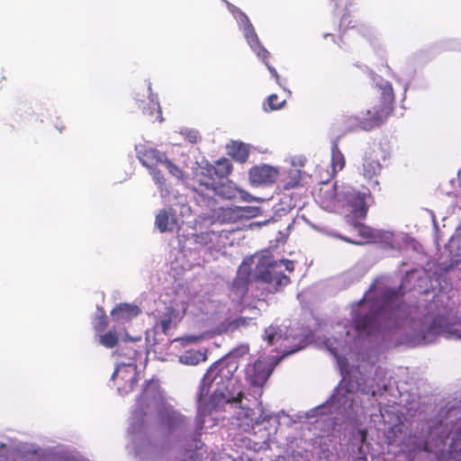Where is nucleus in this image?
<instances>
[{"label":"nucleus","instance_id":"13","mask_svg":"<svg viewBox=\"0 0 461 461\" xmlns=\"http://www.w3.org/2000/svg\"><path fill=\"white\" fill-rule=\"evenodd\" d=\"M382 169L377 154L374 150L366 152L363 158V175L367 179L377 176Z\"/></svg>","mask_w":461,"mask_h":461},{"label":"nucleus","instance_id":"3","mask_svg":"<svg viewBox=\"0 0 461 461\" xmlns=\"http://www.w3.org/2000/svg\"><path fill=\"white\" fill-rule=\"evenodd\" d=\"M436 308L435 302L429 303L428 313L422 317L419 328L414 330L411 337V341L414 344L431 343L438 335L446 331L448 325L446 310H438L435 312Z\"/></svg>","mask_w":461,"mask_h":461},{"label":"nucleus","instance_id":"35","mask_svg":"<svg viewBox=\"0 0 461 461\" xmlns=\"http://www.w3.org/2000/svg\"><path fill=\"white\" fill-rule=\"evenodd\" d=\"M187 138L190 142L195 143L197 141L198 136L196 132H190L188 133Z\"/></svg>","mask_w":461,"mask_h":461},{"label":"nucleus","instance_id":"11","mask_svg":"<svg viewBox=\"0 0 461 461\" xmlns=\"http://www.w3.org/2000/svg\"><path fill=\"white\" fill-rule=\"evenodd\" d=\"M278 175L277 168L268 165L254 166L249 171V178L253 185H272L276 181Z\"/></svg>","mask_w":461,"mask_h":461},{"label":"nucleus","instance_id":"27","mask_svg":"<svg viewBox=\"0 0 461 461\" xmlns=\"http://www.w3.org/2000/svg\"><path fill=\"white\" fill-rule=\"evenodd\" d=\"M185 423V417L180 413L176 411H172L167 416V427L169 429H175L176 428L181 427Z\"/></svg>","mask_w":461,"mask_h":461},{"label":"nucleus","instance_id":"19","mask_svg":"<svg viewBox=\"0 0 461 461\" xmlns=\"http://www.w3.org/2000/svg\"><path fill=\"white\" fill-rule=\"evenodd\" d=\"M206 359L207 356L205 353L194 349L186 350L179 357V361L188 366H196L201 362L206 361Z\"/></svg>","mask_w":461,"mask_h":461},{"label":"nucleus","instance_id":"10","mask_svg":"<svg viewBox=\"0 0 461 461\" xmlns=\"http://www.w3.org/2000/svg\"><path fill=\"white\" fill-rule=\"evenodd\" d=\"M344 199L350 212V214L348 215V221L366 217L367 206L363 194L356 190L348 191L344 194Z\"/></svg>","mask_w":461,"mask_h":461},{"label":"nucleus","instance_id":"15","mask_svg":"<svg viewBox=\"0 0 461 461\" xmlns=\"http://www.w3.org/2000/svg\"><path fill=\"white\" fill-rule=\"evenodd\" d=\"M352 224L355 226V228H357L360 240H351L349 239H344L347 242L357 245H362L365 243L372 242L377 238V236L375 233V230L370 227L366 226L364 224L355 223L353 221Z\"/></svg>","mask_w":461,"mask_h":461},{"label":"nucleus","instance_id":"32","mask_svg":"<svg viewBox=\"0 0 461 461\" xmlns=\"http://www.w3.org/2000/svg\"><path fill=\"white\" fill-rule=\"evenodd\" d=\"M149 171L152 175V177L155 183L158 185V188H162L165 185L166 179L164 178L161 171L157 167H154V169H149Z\"/></svg>","mask_w":461,"mask_h":461},{"label":"nucleus","instance_id":"24","mask_svg":"<svg viewBox=\"0 0 461 461\" xmlns=\"http://www.w3.org/2000/svg\"><path fill=\"white\" fill-rule=\"evenodd\" d=\"M252 321L251 318L248 317H238L226 324L225 330L227 332H234L241 328H245L249 326V322Z\"/></svg>","mask_w":461,"mask_h":461},{"label":"nucleus","instance_id":"25","mask_svg":"<svg viewBox=\"0 0 461 461\" xmlns=\"http://www.w3.org/2000/svg\"><path fill=\"white\" fill-rule=\"evenodd\" d=\"M281 338V330L276 326H269L265 330L264 339L267 342L268 346L274 345L277 339Z\"/></svg>","mask_w":461,"mask_h":461},{"label":"nucleus","instance_id":"31","mask_svg":"<svg viewBox=\"0 0 461 461\" xmlns=\"http://www.w3.org/2000/svg\"><path fill=\"white\" fill-rule=\"evenodd\" d=\"M249 351V347L247 344L240 345L230 351V357L229 358L234 359L235 357H241L247 355Z\"/></svg>","mask_w":461,"mask_h":461},{"label":"nucleus","instance_id":"30","mask_svg":"<svg viewBox=\"0 0 461 461\" xmlns=\"http://www.w3.org/2000/svg\"><path fill=\"white\" fill-rule=\"evenodd\" d=\"M107 317L104 314H103L95 318V321L94 322V329L96 332H101L107 328Z\"/></svg>","mask_w":461,"mask_h":461},{"label":"nucleus","instance_id":"2","mask_svg":"<svg viewBox=\"0 0 461 461\" xmlns=\"http://www.w3.org/2000/svg\"><path fill=\"white\" fill-rule=\"evenodd\" d=\"M380 95L358 122V128L371 131L383 124L393 110L394 94L390 83L379 86Z\"/></svg>","mask_w":461,"mask_h":461},{"label":"nucleus","instance_id":"1","mask_svg":"<svg viewBox=\"0 0 461 461\" xmlns=\"http://www.w3.org/2000/svg\"><path fill=\"white\" fill-rule=\"evenodd\" d=\"M239 367L238 361L232 358H222L213 363L203 377L198 395V429H203V417L207 412L222 402L235 400L234 374Z\"/></svg>","mask_w":461,"mask_h":461},{"label":"nucleus","instance_id":"4","mask_svg":"<svg viewBox=\"0 0 461 461\" xmlns=\"http://www.w3.org/2000/svg\"><path fill=\"white\" fill-rule=\"evenodd\" d=\"M122 340L124 345L116 351V354L119 356V357H121V366H118L113 372L112 375V379H117L121 376L122 380H125L122 386L118 384V390L128 393L132 390L134 384H136V373L133 369L132 372H131L128 379H126L127 375H124V374L128 373V367H135V362L140 357L141 352L136 348L128 346L127 343L141 342L142 338L141 336L131 337L127 332H125Z\"/></svg>","mask_w":461,"mask_h":461},{"label":"nucleus","instance_id":"17","mask_svg":"<svg viewBox=\"0 0 461 461\" xmlns=\"http://www.w3.org/2000/svg\"><path fill=\"white\" fill-rule=\"evenodd\" d=\"M212 173L220 179L221 182H224L232 172V164L226 158H221L215 162V165H211Z\"/></svg>","mask_w":461,"mask_h":461},{"label":"nucleus","instance_id":"8","mask_svg":"<svg viewBox=\"0 0 461 461\" xmlns=\"http://www.w3.org/2000/svg\"><path fill=\"white\" fill-rule=\"evenodd\" d=\"M382 319V309L371 306L368 312L357 314L353 318L352 322L359 335H373L380 330Z\"/></svg>","mask_w":461,"mask_h":461},{"label":"nucleus","instance_id":"16","mask_svg":"<svg viewBox=\"0 0 461 461\" xmlns=\"http://www.w3.org/2000/svg\"><path fill=\"white\" fill-rule=\"evenodd\" d=\"M228 154L236 161L245 163L249 156V147L243 142L234 141L230 147Z\"/></svg>","mask_w":461,"mask_h":461},{"label":"nucleus","instance_id":"12","mask_svg":"<svg viewBox=\"0 0 461 461\" xmlns=\"http://www.w3.org/2000/svg\"><path fill=\"white\" fill-rule=\"evenodd\" d=\"M140 313V309L137 305L130 303H121L111 312L113 320L118 322L130 321Z\"/></svg>","mask_w":461,"mask_h":461},{"label":"nucleus","instance_id":"5","mask_svg":"<svg viewBox=\"0 0 461 461\" xmlns=\"http://www.w3.org/2000/svg\"><path fill=\"white\" fill-rule=\"evenodd\" d=\"M194 182L196 185L194 189L201 196L212 198L220 195L228 199L235 196V188L230 183L221 182L212 173L211 164L201 166L195 170Z\"/></svg>","mask_w":461,"mask_h":461},{"label":"nucleus","instance_id":"6","mask_svg":"<svg viewBox=\"0 0 461 461\" xmlns=\"http://www.w3.org/2000/svg\"><path fill=\"white\" fill-rule=\"evenodd\" d=\"M255 277L271 285L273 292L280 291L290 283V278L280 269V264L268 253L259 257L255 267Z\"/></svg>","mask_w":461,"mask_h":461},{"label":"nucleus","instance_id":"9","mask_svg":"<svg viewBox=\"0 0 461 461\" xmlns=\"http://www.w3.org/2000/svg\"><path fill=\"white\" fill-rule=\"evenodd\" d=\"M273 370V364L264 359H258L253 365L248 366L246 371L247 379L252 385L262 387L271 375Z\"/></svg>","mask_w":461,"mask_h":461},{"label":"nucleus","instance_id":"36","mask_svg":"<svg viewBox=\"0 0 461 461\" xmlns=\"http://www.w3.org/2000/svg\"><path fill=\"white\" fill-rule=\"evenodd\" d=\"M358 434L360 435L361 443H364L366 439L367 431L366 429H359Z\"/></svg>","mask_w":461,"mask_h":461},{"label":"nucleus","instance_id":"37","mask_svg":"<svg viewBox=\"0 0 461 461\" xmlns=\"http://www.w3.org/2000/svg\"><path fill=\"white\" fill-rule=\"evenodd\" d=\"M366 294H365V296L361 300L358 301L357 304L361 305L364 303H366Z\"/></svg>","mask_w":461,"mask_h":461},{"label":"nucleus","instance_id":"28","mask_svg":"<svg viewBox=\"0 0 461 461\" xmlns=\"http://www.w3.org/2000/svg\"><path fill=\"white\" fill-rule=\"evenodd\" d=\"M163 165L166 167V168L168 170V172L175 176L177 179H183L184 178V172L182 169H180L176 165H175L170 159H168L167 157L163 162Z\"/></svg>","mask_w":461,"mask_h":461},{"label":"nucleus","instance_id":"7","mask_svg":"<svg viewBox=\"0 0 461 461\" xmlns=\"http://www.w3.org/2000/svg\"><path fill=\"white\" fill-rule=\"evenodd\" d=\"M242 17V21L245 23L243 33L248 44L257 54V56L263 60L271 75L275 77L276 83L278 85H281L279 75L277 74L276 70L269 65L268 59L270 58V52L261 44L258 37V34L256 33L255 29L250 21L249 20L248 16L243 14Z\"/></svg>","mask_w":461,"mask_h":461},{"label":"nucleus","instance_id":"18","mask_svg":"<svg viewBox=\"0 0 461 461\" xmlns=\"http://www.w3.org/2000/svg\"><path fill=\"white\" fill-rule=\"evenodd\" d=\"M249 276L238 275L230 285V291L239 300H241L248 292Z\"/></svg>","mask_w":461,"mask_h":461},{"label":"nucleus","instance_id":"14","mask_svg":"<svg viewBox=\"0 0 461 461\" xmlns=\"http://www.w3.org/2000/svg\"><path fill=\"white\" fill-rule=\"evenodd\" d=\"M166 157L167 156L159 150L149 148L141 153L140 160L141 164L149 170L158 167V165H163Z\"/></svg>","mask_w":461,"mask_h":461},{"label":"nucleus","instance_id":"22","mask_svg":"<svg viewBox=\"0 0 461 461\" xmlns=\"http://www.w3.org/2000/svg\"><path fill=\"white\" fill-rule=\"evenodd\" d=\"M345 158L339 146L334 144L331 149V166L333 174H336L338 171H340L345 167Z\"/></svg>","mask_w":461,"mask_h":461},{"label":"nucleus","instance_id":"29","mask_svg":"<svg viewBox=\"0 0 461 461\" xmlns=\"http://www.w3.org/2000/svg\"><path fill=\"white\" fill-rule=\"evenodd\" d=\"M285 104V100H281L280 97L276 95H270L267 98V106L268 108H266V110H276L281 108Z\"/></svg>","mask_w":461,"mask_h":461},{"label":"nucleus","instance_id":"21","mask_svg":"<svg viewBox=\"0 0 461 461\" xmlns=\"http://www.w3.org/2000/svg\"><path fill=\"white\" fill-rule=\"evenodd\" d=\"M176 318V310L168 308L165 314L157 320L156 325L160 329L161 332L167 334L173 320Z\"/></svg>","mask_w":461,"mask_h":461},{"label":"nucleus","instance_id":"26","mask_svg":"<svg viewBox=\"0 0 461 461\" xmlns=\"http://www.w3.org/2000/svg\"><path fill=\"white\" fill-rule=\"evenodd\" d=\"M301 180L302 177L299 170L291 171L284 185V189L289 190L299 186L301 185Z\"/></svg>","mask_w":461,"mask_h":461},{"label":"nucleus","instance_id":"20","mask_svg":"<svg viewBox=\"0 0 461 461\" xmlns=\"http://www.w3.org/2000/svg\"><path fill=\"white\" fill-rule=\"evenodd\" d=\"M175 221L170 219L169 213L167 210H160L156 215L155 225L160 232H167L173 230Z\"/></svg>","mask_w":461,"mask_h":461},{"label":"nucleus","instance_id":"33","mask_svg":"<svg viewBox=\"0 0 461 461\" xmlns=\"http://www.w3.org/2000/svg\"><path fill=\"white\" fill-rule=\"evenodd\" d=\"M278 263L280 264V267L284 265L285 269L289 272H293L294 270V263L292 260L282 259Z\"/></svg>","mask_w":461,"mask_h":461},{"label":"nucleus","instance_id":"34","mask_svg":"<svg viewBox=\"0 0 461 461\" xmlns=\"http://www.w3.org/2000/svg\"><path fill=\"white\" fill-rule=\"evenodd\" d=\"M151 106H152V109L157 110V113L158 114V117H159V121L162 122L163 121V119L161 118L162 112H161V108H160L159 104H156V103H151Z\"/></svg>","mask_w":461,"mask_h":461},{"label":"nucleus","instance_id":"23","mask_svg":"<svg viewBox=\"0 0 461 461\" xmlns=\"http://www.w3.org/2000/svg\"><path fill=\"white\" fill-rule=\"evenodd\" d=\"M98 342L106 348H113L117 346L119 337L114 330H111L104 334L99 335Z\"/></svg>","mask_w":461,"mask_h":461}]
</instances>
